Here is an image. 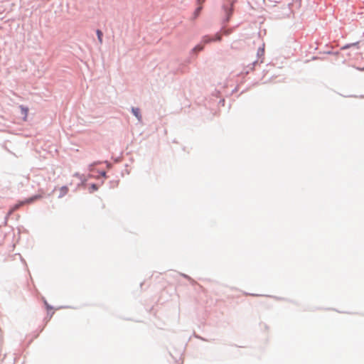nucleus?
Returning <instances> with one entry per match:
<instances>
[{"mask_svg":"<svg viewBox=\"0 0 364 364\" xmlns=\"http://www.w3.org/2000/svg\"><path fill=\"white\" fill-rule=\"evenodd\" d=\"M23 205H24L23 201V200L19 201L18 203H17L16 204H15L14 206H12L10 208V210L9 211V215H11L14 212L17 210L18 208H20Z\"/></svg>","mask_w":364,"mask_h":364,"instance_id":"f257e3e1","label":"nucleus"},{"mask_svg":"<svg viewBox=\"0 0 364 364\" xmlns=\"http://www.w3.org/2000/svg\"><path fill=\"white\" fill-rule=\"evenodd\" d=\"M132 112L133 113V114L139 119V120H141V114H140V110L139 108H136V107H132Z\"/></svg>","mask_w":364,"mask_h":364,"instance_id":"f03ea898","label":"nucleus"},{"mask_svg":"<svg viewBox=\"0 0 364 364\" xmlns=\"http://www.w3.org/2000/svg\"><path fill=\"white\" fill-rule=\"evenodd\" d=\"M20 109L21 111V114H23V116H24L23 119L26 121L27 119V117H28V108L21 105Z\"/></svg>","mask_w":364,"mask_h":364,"instance_id":"7ed1b4c3","label":"nucleus"},{"mask_svg":"<svg viewBox=\"0 0 364 364\" xmlns=\"http://www.w3.org/2000/svg\"><path fill=\"white\" fill-rule=\"evenodd\" d=\"M96 33H97L99 43H100V44H102V36H103L102 32L100 30H97Z\"/></svg>","mask_w":364,"mask_h":364,"instance_id":"20e7f679","label":"nucleus"},{"mask_svg":"<svg viewBox=\"0 0 364 364\" xmlns=\"http://www.w3.org/2000/svg\"><path fill=\"white\" fill-rule=\"evenodd\" d=\"M23 201V204L24 205L31 204V203H33V202H35L33 196H31L30 198H26V200H24Z\"/></svg>","mask_w":364,"mask_h":364,"instance_id":"39448f33","label":"nucleus"},{"mask_svg":"<svg viewBox=\"0 0 364 364\" xmlns=\"http://www.w3.org/2000/svg\"><path fill=\"white\" fill-rule=\"evenodd\" d=\"M23 201V204L24 205L31 204V203H33V202H35L33 196H31L30 198H26V200H24Z\"/></svg>","mask_w":364,"mask_h":364,"instance_id":"423d86ee","label":"nucleus"},{"mask_svg":"<svg viewBox=\"0 0 364 364\" xmlns=\"http://www.w3.org/2000/svg\"><path fill=\"white\" fill-rule=\"evenodd\" d=\"M41 193H38V194L35 195V196H33V198L35 201L38 200H40V199H41L43 197V195H44L43 191H41Z\"/></svg>","mask_w":364,"mask_h":364,"instance_id":"0eeeda50","label":"nucleus"},{"mask_svg":"<svg viewBox=\"0 0 364 364\" xmlns=\"http://www.w3.org/2000/svg\"><path fill=\"white\" fill-rule=\"evenodd\" d=\"M214 41V39L213 38H210V37H209L208 36H204L203 38V42L204 43H210L211 41Z\"/></svg>","mask_w":364,"mask_h":364,"instance_id":"6e6552de","label":"nucleus"},{"mask_svg":"<svg viewBox=\"0 0 364 364\" xmlns=\"http://www.w3.org/2000/svg\"><path fill=\"white\" fill-rule=\"evenodd\" d=\"M203 49V45H197L194 48H193V51L194 52H198V51H200Z\"/></svg>","mask_w":364,"mask_h":364,"instance_id":"1a4fd4ad","label":"nucleus"},{"mask_svg":"<svg viewBox=\"0 0 364 364\" xmlns=\"http://www.w3.org/2000/svg\"><path fill=\"white\" fill-rule=\"evenodd\" d=\"M60 191H61V196H64L68 193V188L66 186H63L60 188Z\"/></svg>","mask_w":364,"mask_h":364,"instance_id":"9d476101","label":"nucleus"},{"mask_svg":"<svg viewBox=\"0 0 364 364\" xmlns=\"http://www.w3.org/2000/svg\"><path fill=\"white\" fill-rule=\"evenodd\" d=\"M214 41H220L221 40V36L218 33H217L215 36V38H213Z\"/></svg>","mask_w":364,"mask_h":364,"instance_id":"9b49d317","label":"nucleus"},{"mask_svg":"<svg viewBox=\"0 0 364 364\" xmlns=\"http://www.w3.org/2000/svg\"><path fill=\"white\" fill-rule=\"evenodd\" d=\"M235 43H236V42H235V43H233L232 44V46H231V48H233V49H237V47L235 46Z\"/></svg>","mask_w":364,"mask_h":364,"instance_id":"f8f14e48","label":"nucleus"},{"mask_svg":"<svg viewBox=\"0 0 364 364\" xmlns=\"http://www.w3.org/2000/svg\"><path fill=\"white\" fill-rule=\"evenodd\" d=\"M200 4L204 2L205 0H198Z\"/></svg>","mask_w":364,"mask_h":364,"instance_id":"ddd939ff","label":"nucleus"}]
</instances>
